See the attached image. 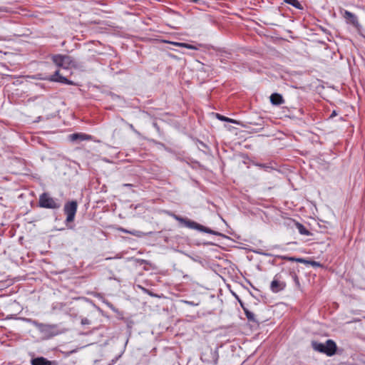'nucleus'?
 Returning a JSON list of instances; mask_svg holds the SVG:
<instances>
[{
  "label": "nucleus",
  "mask_w": 365,
  "mask_h": 365,
  "mask_svg": "<svg viewBox=\"0 0 365 365\" xmlns=\"http://www.w3.org/2000/svg\"><path fill=\"white\" fill-rule=\"evenodd\" d=\"M52 61L58 67H61L64 69H68L76 66L75 62L69 56L56 54L52 57Z\"/></svg>",
  "instance_id": "1"
},
{
  "label": "nucleus",
  "mask_w": 365,
  "mask_h": 365,
  "mask_svg": "<svg viewBox=\"0 0 365 365\" xmlns=\"http://www.w3.org/2000/svg\"><path fill=\"white\" fill-rule=\"evenodd\" d=\"M38 204L41 207L48 209H57L61 207L58 200L51 197L48 193H43L40 195Z\"/></svg>",
  "instance_id": "2"
},
{
  "label": "nucleus",
  "mask_w": 365,
  "mask_h": 365,
  "mask_svg": "<svg viewBox=\"0 0 365 365\" xmlns=\"http://www.w3.org/2000/svg\"><path fill=\"white\" fill-rule=\"evenodd\" d=\"M77 210V203L76 201H71L66 203L64 206V212L66 215V222H73Z\"/></svg>",
  "instance_id": "3"
},
{
  "label": "nucleus",
  "mask_w": 365,
  "mask_h": 365,
  "mask_svg": "<svg viewBox=\"0 0 365 365\" xmlns=\"http://www.w3.org/2000/svg\"><path fill=\"white\" fill-rule=\"evenodd\" d=\"M343 17L346 19V22L352 24L355 28L359 29L360 24L358 21L357 17L349 11H344Z\"/></svg>",
  "instance_id": "4"
},
{
  "label": "nucleus",
  "mask_w": 365,
  "mask_h": 365,
  "mask_svg": "<svg viewBox=\"0 0 365 365\" xmlns=\"http://www.w3.org/2000/svg\"><path fill=\"white\" fill-rule=\"evenodd\" d=\"M173 217L178 222L183 223L186 227L190 228H199L202 227V225L196 223L195 222L182 218L178 215H173Z\"/></svg>",
  "instance_id": "5"
},
{
  "label": "nucleus",
  "mask_w": 365,
  "mask_h": 365,
  "mask_svg": "<svg viewBox=\"0 0 365 365\" xmlns=\"http://www.w3.org/2000/svg\"><path fill=\"white\" fill-rule=\"evenodd\" d=\"M51 81L59 82L64 84L73 85V82L68 80L66 78L60 75L59 71H56L53 75H52L49 78Z\"/></svg>",
  "instance_id": "6"
},
{
  "label": "nucleus",
  "mask_w": 365,
  "mask_h": 365,
  "mask_svg": "<svg viewBox=\"0 0 365 365\" xmlns=\"http://www.w3.org/2000/svg\"><path fill=\"white\" fill-rule=\"evenodd\" d=\"M69 139L71 141H83V140H90L92 139V136L86 133H73L69 135Z\"/></svg>",
  "instance_id": "7"
},
{
  "label": "nucleus",
  "mask_w": 365,
  "mask_h": 365,
  "mask_svg": "<svg viewBox=\"0 0 365 365\" xmlns=\"http://www.w3.org/2000/svg\"><path fill=\"white\" fill-rule=\"evenodd\" d=\"M325 354L328 356H332L335 354L336 346L332 340H327L324 344Z\"/></svg>",
  "instance_id": "8"
},
{
  "label": "nucleus",
  "mask_w": 365,
  "mask_h": 365,
  "mask_svg": "<svg viewBox=\"0 0 365 365\" xmlns=\"http://www.w3.org/2000/svg\"><path fill=\"white\" fill-rule=\"evenodd\" d=\"M286 284L283 282H280L277 279H274L271 282L270 288L273 292H278L285 287Z\"/></svg>",
  "instance_id": "9"
},
{
  "label": "nucleus",
  "mask_w": 365,
  "mask_h": 365,
  "mask_svg": "<svg viewBox=\"0 0 365 365\" xmlns=\"http://www.w3.org/2000/svg\"><path fill=\"white\" fill-rule=\"evenodd\" d=\"M270 101L273 105L279 106L284 103L282 96L279 93H273L270 96Z\"/></svg>",
  "instance_id": "10"
},
{
  "label": "nucleus",
  "mask_w": 365,
  "mask_h": 365,
  "mask_svg": "<svg viewBox=\"0 0 365 365\" xmlns=\"http://www.w3.org/2000/svg\"><path fill=\"white\" fill-rule=\"evenodd\" d=\"M52 362L43 357H37L31 360L32 365H51Z\"/></svg>",
  "instance_id": "11"
},
{
  "label": "nucleus",
  "mask_w": 365,
  "mask_h": 365,
  "mask_svg": "<svg viewBox=\"0 0 365 365\" xmlns=\"http://www.w3.org/2000/svg\"><path fill=\"white\" fill-rule=\"evenodd\" d=\"M312 348L319 352L324 353L325 354V346L324 344L317 342V341H313L312 343Z\"/></svg>",
  "instance_id": "12"
},
{
  "label": "nucleus",
  "mask_w": 365,
  "mask_h": 365,
  "mask_svg": "<svg viewBox=\"0 0 365 365\" xmlns=\"http://www.w3.org/2000/svg\"><path fill=\"white\" fill-rule=\"evenodd\" d=\"M119 231L123 232V233H129L132 235H134V236H136V237H142L143 236V233L140 231H138V230H133V231H130V230H128L126 229H124L123 227H120L118 229Z\"/></svg>",
  "instance_id": "13"
},
{
  "label": "nucleus",
  "mask_w": 365,
  "mask_h": 365,
  "mask_svg": "<svg viewBox=\"0 0 365 365\" xmlns=\"http://www.w3.org/2000/svg\"><path fill=\"white\" fill-rule=\"evenodd\" d=\"M169 43L171 44H173L175 46H177L183 47V48H186L188 49L197 50V48L196 46L191 45V44L186 43L173 42V41L169 42Z\"/></svg>",
  "instance_id": "14"
},
{
  "label": "nucleus",
  "mask_w": 365,
  "mask_h": 365,
  "mask_svg": "<svg viewBox=\"0 0 365 365\" xmlns=\"http://www.w3.org/2000/svg\"><path fill=\"white\" fill-rule=\"evenodd\" d=\"M296 227L300 234L309 236L310 235V232L307 230L304 226L299 222H295Z\"/></svg>",
  "instance_id": "15"
},
{
  "label": "nucleus",
  "mask_w": 365,
  "mask_h": 365,
  "mask_svg": "<svg viewBox=\"0 0 365 365\" xmlns=\"http://www.w3.org/2000/svg\"><path fill=\"white\" fill-rule=\"evenodd\" d=\"M245 314L249 321L256 322L255 314L249 311L247 309L244 308Z\"/></svg>",
  "instance_id": "16"
},
{
  "label": "nucleus",
  "mask_w": 365,
  "mask_h": 365,
  "mask_svg": "<svg viewBox=\"0 0 365 365\" xmlns=\"http://www.w3.org/2000/svg\"><path fill=\"white\" fill-rule=\"evenodd\" d=\"M284 1L289 4L292 5L295 8L299 9L301 7V4L298 0H284Z\"/></svg>",
  "instance_id": "17"
},
{
  "label": "nucleus",
  "mask_w": 365,
  "mask_h": 365,
  "mask_svg": "<svg viewBox=\"0 0 365 365\" xmlns=\"http://www.w3.org/2000/svg\"><path fill=\"white\" fill-rule=\"evenodd\" d=\"M217 115V118L220 120H222V121H227V122H231V123H235L236 121L235 120H232L231 118H227L225 116H223V115H221L220 114H216Z\"/></svg>",
  "instance_id": "18"
},
{
  "label": "nucleus",
  "mask_w": 365,
  "mask_h": 365,
  "mask_svg": "<svg viewBox=\"0 0 365 365\" xmlns=\"http://www.w3.org/2000/svg\"><path fill=\"white\" fill-rule=\"evenodd\" d=\"M287 259L289 261H295V262H307L306 260L301 259V258H294V257H287Z\"/></svg>",
  "instance_id": "19"
},
{
  "label": "nucleus",
  "mask_w": 365,
  "mask_h": 365,
  "mask_svg": "<svg viewBox=\"0 0 365 365\" xmlns=\"http://www.w3.org/2000/svg\"><path fill=\"white\" fill-rule=\"evenodd\" d=\"M197 230H202L204 231L205 232H207V233H212V234H215V232L212 231L211 230L207 228V227H205L202 226V227H199V228H197Z\"/></svg>",
  "instance_id": "20"
},
{
  "label": "nucleus",
  "mask_w": 365,
  "mask_h": 365,
  "mask_svg": "<svg viewBox=\"0 0 365 365\" xmlns=\"http://www.w3.org/2000/svg\"><path fill=\"white\" fill-rule=\"evenodd\" d=\"M306 263H310L313 266H320V264L319 262H315V261H312V262L307 261Z\"/></svg>",
  "instance_id": "21"
},
{
  "label": "nucleus",
  "mask_w": 365,
  "mask_h": 365,
  "mask_svg": "<svg viewBox=\"0 0 365 365\" xmlns=\"http://www.w3.org/2000/svg\"><path fill=\"white\" fill-rule=\"evenodd\" d=\"M81 323L83 324H88V320L87 319H82Z\"/></svg>",
  "instance_id": "22"
},
{
  "label": "nucleus",
  "mask_w": 365,
  "mask_h": 365,
  "mask_svg": "<svg viewBox=\"0 0 365 365\" xmlns=\"http://www.w3.org/2000/svg\"><path fill=\"white\" fill-rule=\"evenodd\" d=\"M199 0H191V1L194 2V3H196Z\"/></svg>",
  "instance_id": "23"
},
{
  "label": "nucleus",
  "mask_w": 365,
  "mask_h": 365,
  "mask_svg": "<svg viewBox=\"0 0 365 365\" xmlns=\"http://www.w3.org/2000/svg\"><path fill=\"white\" fill-rule=\"evenodd\" d=\"M125 186H130L131 185L130 184H125Z\"/></svg>",
  "instance_id": "24"
}]
</instances>
